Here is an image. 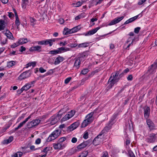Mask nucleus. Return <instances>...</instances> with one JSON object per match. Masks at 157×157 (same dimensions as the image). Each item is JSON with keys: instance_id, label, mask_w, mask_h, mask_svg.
Returning <instances> with one entry per match:
<instances>
[{"instance_id": "774afa93", "label": "nucleus", "mask_w": 157, "mask_h": 157, "mask_svg": "<svg viewBox=\"0 0 157 157\" xmlns=\"http://www.w3.org/2000/svg\"><path fill=\"white\" fill-rule=\"evenodd\" d=\"M1 1L4 4L7 3L8 2V0H1Z\"/></svg>"}, {"instance_id": "a878e982", "label": "nucleus", "mask_w": 157, "mask_h": 157, "mask_svg": "<svg viewBox=\"0 0 157 157\" xmlns=\"http://www.w3.org/2000/svg\"><path fill=\"white\" fill-rule=\"evenodd\" d=\"M41 46H37L34 47H32L29 50L30 51H39L41 49Z\"/></svg>"}, {"instance_id": "412c9836", "label": "nucleus", "mask_w": 157, "mask_h": 157, "mask_svg": "<svg viewBox=\"0 0 157 157\" xmlns=\"http://www.w3.org/2000/svg\"><path fill=\"white\" fill-rule=\"evenodd\" d=\"M80 60L79 58H78L75 59L74 63V67H75L76 69L78 68L80 66Z\"/></svg>"}, {"instance_id": "a211bd4d", "label": "nucleus", "mask_w": 157, "mask_h": 157, "mask_svg": "<svg viewBox=\"0 0 157 157\" xmlns=\"http://www.w3.org/2000/svg\"><path fill=\"white\" fill-rule=\"evenodd\" d=\"M5 35L6 36L7 38L11 40H13L14 37L13 36L12 34L10 32L9 30H6V32L5 33Z\"/></svg>"}, {"instance_id": "c756f323", "label": "nucleus", "mask_w": 157, "mask_h": 157, "mask_svg": "<svg viewBox=\"0 0 157 157\" xmlns=\"http://www.w3.org/2000/svg\"><path fill=\"white\" fill-rule=\"evenodd\" d=\"M23 155V153L21 151H18L13 154L12 157H21Z\"/></svg>"}, {"instance_id": "0eeeda50", "label": "nucleus", "mask_w": 157, "mask_h": 157, "mask_svg": "<svg viewBox=\"0 0 157 157\" xmlns=\"http://www.w3.org/2000/svg\"><path fill=\"white\" fill-rule=\"evenodd\" d=\"M75 112L74 110H71L67 114H66L61 119L62 122L65 121L73 117L75 115Z\"/></svg>"}, {"instance_id": "bb28decb", "label": "nucleus", "mask_w": 157, "mask_h": 157, "mask_svg": "<svg viewBox=\"0 0 157 157\" xmlns=\"http://www.w3.org/2000/svg\"><path fill=\"white\" fill-rule=\"evenodd\" d=\"M89 43L88 42H85L79 44L78 45V48L86 47L88 46Z\"/></svg>"}, {"instance_id": "393cba45", "label": "nucleus", "mask_w": 157, "mask_h": 157, "mask_svg": "<svg viewBox=\"0 0 157 157\" xmlns=\"http://www.w3.org/2000/svg\"><path fill=\"white\" fill-rule=\"evenodd\" d=\"M13 140V138L12 136H10L8 139L5 140L3 141V143L5 144H8L11 143Z\"/></svg>"}, {"instance_id": "473e14b6", "label": "nucleus", "mask_w": 157, "mask_h": 157, "mask_svg": "<svg viewBox=\"0 0 157 157\" xmlns=\"http://www.w3.org/2000/svg\"><path fill=\"white\" fill-rule=\"evenodd\" d=\"M63 34L65 35H67L71 33L70 32V30L68 28H64L63 31Z\"/></svg>"}, {"instance_id": "b1692460", "label": "nucleus", "mask_w": 157, "mask_h": 157, "mask_svg": "<svg viewBox=\"0 0 157 157\" xmlns=\"http://www.w3.org/2000/svg\"><path fill=\"white\" fill-rule=\"evenodd\" d=\"M87 145V144L86 142H83L79 145L77 147L78 149H81L85 147Z\"/></svg>"}, {"instance_id": "423d86ee", "label": "nucleus", "mask_w": 157, "mask_h": 157, "mask_svg": "<svg viewBox=\"0 0 157 157\" xmlns=\"http://www.w3.org/2000/svg\"><path fill=\"white\" fill-rule=\"evenodd\" d=\"M157 139L156 134L152 133L150 134L146 141L148 143H153L155 142Z\"/></svg>"}, {"instance_id": "603ef678", "label": "nucleus", "mask_w": 157, "mask_h": 157, "mask_svg": "<svg viewBox=\"0 0 157 157\" xmlns=\"http://www.w3.org/2000/svg\"><path fill=\"white\" fill-rule=\"evenodd\" d=\"M40 142L41 139L40 138H38L36 140L35 143L36 144H39Z\"/></svg>"}, {"instance_id": "aec40b11", "label": "nucleus", "mask_w": 157, "mask_h": 157, "mask_svg": "<svg viewBox=\"0 0 157 157\" xmlns=\"http://www.w3.org/2000/svg\"><path fill=\"white\" fill-rule=\"evenodd\" d=\"M63 60L64 59L63 57L59 56L56 58L54 63L55 65L58 64L59 63L61 62H62Z\"/></svg>"}, {"instance_id": "49530a36", "label": "nucleus", "mask_w": 157, "mask_h": 157, "mask_svg": "<svg viewBox=\"0 0 157 157\" xmlns=\"http://www.w3.org/2000/svg\"><path fill=\"white\" fill-rule=\"evenodd\" d=\"M36 20L34 19V18L33 17H30V21L31 22V23H33V24H32V25L34 26V25L35 24L34 23L36 21Z\"/></svg>"}, {"instance_id": "79ce46f5", "label": "nucleus", "mask_w": 157, "mask_h": 157, "mask_svg": "<svg viewBox=\"0 0 157 157\" xmlns=\"http://www.w3.org/2000/svg\"><path fill=\"white\" fill-rule=\"evenodd\" d=\"M83 137L85 139H87L88 137V131H86L84 133Z\"/></svg>"}, {"instance_id": "09e8293b", "label": "nucleus", "mask_w": 157, "mask_h": 157, "mask_svg": "<svg viewBox=\"0 0 157 157\" xmlns=\"http://www.w3.org/2000/svg\"><path fill=\"white\" fill-rule=\"evenodd\" d=\"M88 71V70L87 69H85L82 71L81 73L83 75H85L87 73Z\"/></svg>"}, {"instance_id": "e2e57ef3", "label": "nucleus", "mask_w": 157, "mask_h": 157, "mask_svg": "<svg viewBox=\"0 0 157 157\" xmlns=\"http://www.w3.org/2000/svg\"><path fill=\"white\" fill-rule=\"evenodd\" d=\"M24 89H19L17 90V92L18 93V94H20L23 91Z\"/></svg>"}, {"instance_id": "a18cd8bd", "label": "nucleus", "mask_w": 157, "mask_h": 157, "mask_svg": "<svg viewBox=\"0 0 157 157\" xmlns=\"http://www.w3.org/2000/svg\"><path fill=\"white\" fill-rule=\"evenodd\" d=\"M19 45V44L18 42L15 43L13 44V45H11V47L12 48H14Z\"/></svg>"}, {"instance_id": "f3484780", "label": "nucleus", "mask_w": 157, "mask_h": 157, "mask_svg": "<svg viewBox=\"0 0 157 157\" xmlns=\"http://www.w3.org/2000/svg\"><path fill=\"white\" fill-rule=\"evenodd\" d=\"M6 26V23L2 20H0V31L4 30Z\"/></svg>"}, {"instance_id": "4d7b16f0", "label": "nucleus", "mask_w": 157, "mask_h": 157, "mask_svg": "<svg viewBox=\"0 0 157 157\" xmlns=\"http://www.w3.org/2000/svg\"><path fill=\"white\" fill-rule=\"evenodd\" d=\"M78 45L76 44H71L70 47L71 48H75Z\"/></svg>"}, {"instance_id": "ddd939ff", "label": "nucleus", "mask_w": 157, "mask_h": 157, "mask_svg": "<svg viewBox=\"0 0 157 157\" xmlns=\"http://www.w3.org/2000/svg\"><path fill=\"white\" fill-rule=\"evenodd\" d=\"M147 124L148 126L149 129L151 130L155 128V125L153 122L150 119L147 120Z\"/></svg>"}, {"instance_id": "052dcab7", "label": "nucleus", "mask_w": 157, "mask_h": 157, "mask_svg": "<svg viewBox=\"0 0 157 157\" xmlns=\"http://www.w3.org/2000/svg\"><path fill=\"white\" fill-rule=\"evenodd\" d=\"M132 75H129L127 77V79L128 80H132Z\"/></svg>"}, {"instance_id": "338daca9", "label": "nucleus", "mask_w": 157, "mask_h": 157, "mask_svg": "<svg viewBox=\"0 0 157 157\" xmlns=\"http://www.w3.org/2000/svg\"><path fill=\"white\" fill-rule=\"evenodd\" d=\"M30 149L31 150H32L34 151V150H35V147L34 146H33V145L31 146L30 147Z\"/></svg>"}, {"instance_id": "c85d7f7f", "label": "nucleus", "mask_w": 157, "mask_h": 157, "mask_svg": "<svg viewBox=\"0 0 157 157\" xmlns=\"http://www.w3.org/2000/svg\"><path fill=\"white\" fill-rule=\"evenodd\" d=\"M36 62H33L31 63H29L26 65L25 68H28V67L32 66L33 67H34L36 65Z\"/></svg>"}, {"instance_id": "864d4df0", "label": "nucleus", "mask_w": 157, "mask_h": 157, "mask_svg": "<svg viewBox=\"0 0 157 157\" xmlns=\"http://www.w3.org/2000/svg\"><path fill=\"white\" fill-rule=\"evenodd\" d=\"M45 40H42L41 41H39L38 43V44H40V45H43L44 44L45 45V43H46Z\"/></svg>"}, {"instance_id": "5fc2aeb1", "label": "nucleus", "mask_w": 157, "mask_h": 157, "mask_svg": "<svg viewBox=\"0 0 157 157\" xmlns=\"http://www.w3.org/2000/svg\"><path fill=\"white\" fill-rule=\"evenodd\" d=\"M146 0H140V1H139L138 3V4L139 5H140L142 4L144 2H145Z\"/></svg>"}, {"instance_id": "1a4fd4ad", "label": "nucleus", "mask_w": 157, "mask_h": 157, "mask_svg": "<svg viewBox=\"0 0 157 157\" xmlns=\"http://www.w3.org/2000/svg\"><path fill=\"white\" fill-rule=\"evenodd\" d=\"M52 146L54 149L58 150L63 149L66 147V144H61L58 141L56 143L53 144Z\"/></svg>"}, {"instance_id": "0e129e2a", "label": "nucleus", "mask_w": 157, "mask_h": 157, "mask_svg": "<svg viewBox=\"0 0 157 157\" xmlns=\"http://www.w3.org/2000/svg\"><path fill=\"white\" fill-rule=\"evenodd\" d=\"M64 20L62 18L60 19L59 20V22L61 24H63L64 23Z\"/></svg>"}, {"instance_id": "9b49d317", "label": "nucleus", "mask_w": 157, "mask_h": 157, "mask_svg": "<svg viewBox=\"0 0 157 157\" xmlns=\"http://www.w3.org/2000/svg\"><path fill=\"white\" fill-rule=\"evenodd\" d=\"M29 71H26L22 73L19 77V79H23L30 77L31 75V73H29Z\"/></svg>"}, {"instance_id": "39448f33", "label": "nucleus", "mask_w": 157, "mask_h": 157, "mask_svg": "<svg viewBox=\"0 0 157 157\" xmlns=\"http://www.w3.org/2000/svg\"><path fill=\"white\" fill-rule=\"evenodd\" d=\"M102 135V134H100L94 139L93 143L94 145H98L102 142L103 138Z\"/></svg>"}, {"instance_id": "c03bdc74", "label": "nucleus", "mask_w": 157, "mask_h": 157, "mask_svg": "<svg viewBox=\"0 0 157 157\" xmlns=\"http://www.w3.org/2000/svg\"><path fill=\"white\" fill-rule=\"evenodd\" d=\"M139 15H138L137 16H136L134 17H133L132 18H130L129 19V20H130L131 21V22H132L134 21H135V20H136V19H137V18L138 17V16H139Z\"/></svg>"}, {"instance_id": "f8f14e48", "label": "nucleus", "mask_w": 157, "mask_h": 157, "mask_svg": "<svg viewBox=\"0 0 157 157\" xmlns=\"http://www.w3.org/2000/svg\"><path fill=\"white\" fill-rule=\"evenodd\" d=\"M31 115L29 116V117L27 118H26L25 120L20 123L18 126L15 128V130H17V129L20 128L22 127L23 126L24 124H25L31 118Z\"/></svg>"}, {"instance_id": "ea45409f", "label": "nucleus", "mask_w": 157, "mask_h": 157, "mask_svg": "<svg viewBox=\"0 0 157 157\" xmlns=\"http://www.w3.org/2000/svg\"><path fill=\"white\" fill-rule=\"evenodd\" d=\"M28 3V1L22 2V7L24 9L26 8V6Z\"/></svg>"}, {"instance_id": "a19ab883", "label": "nucleus", "mask_w": 157, "mask_h": 157, "mask_svg": "<svg viewBox=\"0 0 157 157\" xmlns=\"http://www.w3.org/2000/svg\"><path fill=\"white\" fill-rule=\"evenodd\" d=\"M101 157H109L108 153L106 151L102 153Z\"/></svg>"}, {"instance_id": "58836bf2", "label": "nucleus", "mask_w": 157, "mask_h": 157, "mask_svg": "<svg viewBox=\"0 0 157 157\" xmlns=\"http://www.w3.org/2000/svg\"><path fill=\"white\" fill-rule=\"evenodd\" d=\"M50 150V147H47L44 148V149L43 150V151L45 153V154H46V155L48 152V151Z\"/></svg>"}, {"instance_id": "37998d69", "label": "nucleus", "mask_w": 157, "mask_h": 157, "mask_svg": "<svg viewBox=\"0 0 157 157\" xmlns=\"http://www.w3.org/2000/svg\"><path fill=\"white\" fill-rule=\"evenodd\" d=\"M128 152L130 157H136L133 152L131 150H129Z\"/></svg>"}, {"instance_id": "de8ad7c7", "label": "nucleus", "mask_w": 157, "mask_h": 157, "mask_svg": "<svg viewBox=\"0 0 157 157\" xmlns=\"http://www.w3.org/2000/svg\"><path fill=\"white\" fill-rule=\"evenodd\" d=\"M15 24L17 27H18L20 25V21L19 18H16Z\"/></svg>"}, {"instance_id": "bf43d9fd", "label": "nucleus", "mask_w": 157, "mask_h": 157, "mask_svg": "<svg viewBox=\"0 0 157 157\" xmlns=\"http://www.w3.org/2000/svg\"><path fill=\"white\" fill-rule=\"evenodd\" d=\"M82 3L81 2H78L76 4V7H78L79 6H80L82 5Z\"/></svg>"}, {"instance_id": "8fccbe9b", "label": "nucleus", "mask_w": 157, "mask_h": 157, "mask_svg": "<svg viewBox=\"0 0 157 157\" xmlns=\"http://www.w3.org/2000/svg\"><path fill=\"white\" fill-rule=\"evenodd\" d=\"M140 29V27H138L135 28L134 29V32L136 33H138Z\"/></svg>"}, {"instance_id": "680f3d73", "label": "nucleus", "mask_w": 157, "mask_h": 157, "mask_svg": "<svg viewBox=\"0 0 157 157\" xmlns=\"http://www.w3.org/2000/svg\"><path fill=\"white\" fill-rule=\"evenodd\" d=\"M21 49L20 50V51L21 52H22L23 51H25V48L23 46H21Z\"/></svg>"}, {"instance_id": "2f4dec72", "label": "nucleus", "mask_w": 157, "mask_h": 157, "mask_svg": "<svg viewBox=\"0 0 157 157\" xmlns=\"http://www.w3.org/2000/svg\"><path fill=\"white\" fill-rule=\"evenodd\" d=\"M16 64V62L15 61H10L7 63V67L10 68L15 65Z\"/></svg>"}, {"instance_id": "20e7f679", "label": "nucleus", "mask_w": 157, "mask_h": 157, "mask_svg": "<svg viewBox=\"0 0 157 157\" xmlns=\"http://www.w3.org/2000/svg\"><path fill=\"white\" fill-rule=\"evenodd\" d=\"M61 131L59 129H56L53 131L48 138L47 140L48 142H50L52 140H54L60 135Z\"/></svg>"}, {"instance_id": "6ab92c4d", "label": "nucleus", "mask_w": 157, "mask_h": 157, "mask_svg": "<svg viewBox=\"0 0 157 157\" xmlns=\"http://www.w3.org/2000/svg\"><path fill=\"white\" fill-rule=\"evenodd\" d=\"M150 109L149 107H146L144 110V117L145 118H148L150 113Z\"/></svg>"}, {"instance_id": "13d9d810", "label": "nucleus", "mask_w": 157, "mask_h": 157, "mask_svg": "<svg viewBox=\"0 0 157 157\" xmlns=\"http://www.w3.org/2000/svg\"><path fill=\"white\" fill-rule=\"evenodd\" d=\"M39 71L41 73H43L46 71L44 69V68L42 67H40L39 69Z\"/></svg>"}, {"instance_id": "4c0bfd02", "label": "nucleus", "mask_w": 157, "mask_h": 157, "mask_svg": "<svg viewBox=\"0 0 157 157\" xmlns=\"http://www.w3.org/2000/svg\"><path fill=\"white\" fill-rule=\"evenodd\" d=\"M103 108V107H98L97 108H96L94 110V113H99L102 110Z\"/></svg>"}, {"instance_id": "72a5a7b5", "label": "nucleus", "mask_w": 157, "mask_h": 157, "mask_svg": "<svg viewBox=\"0 0 157 157\" xmlns=\"http://www.w3.org/2000/svg\"><path fill=\"white\" fill-rule=\"evenodd\" d=\"M59 50V53H61V51H69L70 50V48H65L64 47H61L58 48Z\"/></svg>"}, {"instance_id": "f257e3e1", "label": "nucleus", "mask_w": 157, "mask_h": 157, "mask_svg": "<svg viewBox=\"0 0 157 157\" xmlns=\"http://www.w3.org/2000/svg\"><path fill=\"white\" fill-rule=\"evenodd\" d=\"M67 111L66 109L63 108L61 109L57 115H54L52 116L48 120L49 123L51 125H53L56 124L61 118L63 113H64Z\"/></svg>"}, {"instance_id": "5701e85b", "label": "nucleus", "mask_w": 157, "mask_h": 157, "mask_svg": "<svg viewBox=\"0 0 157 157\" xmlns=\"http://www.w3.org/2000/svg\"><path fill=\"white\" fill-rule=\"evenodd\" d=\"M34 82L33 81V82H31V83H28L26 84L24 86L22 87L21 88H24L26 87V88H30L31 87H33L34 86V85L33 84V83H34Z\"/></svg>"}, {"instance_id": "2eb2a0df", "label": "nucleus", "mask_w": 157, "mask_h": 157, "mask_svg": "<svg viewBox=\"0 0 157 157\" xmlns=\"http://www.w3.org/2000/svg\"><path fill=\"white\" fill-rule=\"evenodd\" d=\"M79 125V123L78 122H75L71 125L68 127V128L70 131H72L77 128Z\"/></svg>"}, {"instance_id": "4468645a", "label": "nucleus", "mask_w": 157, "mask_h": 157, "mask_svg": "<svg viewBox=\"0 0 157 157\" xmlns=\"http://www.w3.org/2000/svg\"><path fill=\"white\" fill-rule=\"evenodd\" d=\"M124 17H119L117 18H115L109 24V25H111L114 24H115L117 23H118L120 22L124 18Z\"/></svg>"}, {"instance_id": "7ed1b4c3", "label": "nucleus", "mask_w": 157, "mask_h": 157, "mask_svg": "<svg viewBox=\"0 0 157 157\" xmlns=\"http://www.w3.org/2000/svg\"><path fill=\"white\" fill-rule=\"evenodd\" d=\"M94 112H91L87 114L86 117V119L82 122V127H85L91 123L93 121V116Z\"/></svg>"}, {"instance_id": "e433bc0d", "label": "nucleus", "mask_w": 157, "mask_h": 157, "mask_svg": "<svg viewBox=\"0 0 157 157\" xmlns=\"http://www.w3.org/2000/svg\"><path fill=\"white\" fill-rule=\"evenodd\" d=\"M88 154L87 151H83L82 153L79 156V157H86Z\"/></svg>"}, {"instance_id": "c9c22d12", "label": "nucleus", "mask_w": 157, "mask_h": 157, "mask_svg": "<svg viewBox=\"0 0 157 157\" xmlns=\"http://www.w3.org/2000/svg\"><path fill=\"white\" fill-rule=\"evenodd\" d=\"M59 53V49L58 50H54L50 51L49 52V53L51 54L54 55L57 54H58Z\"/></svg>"}, {"instance_id": "f704fd0d", "label": "nucleus", "mask_w": 157, "mask_h": 157, "mask_svg": "<svg viewBox=\"0 0 157 157\" xmlns=\"http://www.w3.org/2000/svg\"><path fill=\"white\" fill-rule=\"evenodd\" d=\"M79 30V29H78V27H76L75 28H73L72 29L70 30V32L71 33H75L76 32H77Z\"/></svg>"}, {"instance_id": "6e6d98bb", "label": "nucleus", "mask_w": 157, "mask_h": 157, "mask_svg": "<svg viewBox=\"0 0 157 157\" xmlns=\"http://www.w3.org/2000/svg\"><path fill=\"white\" fill-rule=\"evenodd\" d=\"M77 139L75 137H73L71 140V142L73 143H75L77 141Z\"/></svg>"}, {"instance_id": "69168bd1", "label": "nucleus", "mask_w": 157, "mask_h": 157, "mask_svg": "<svg viewBox=\"0 0 157 157\" xmlns=\"http://www.w3.org/2000/svg\"><path fill=\"white\" fill-rule=\"evenodd\" d=\"M24 118V117L21 116L18 118L17 121V122H19L21 120Z\"/></svg>"}, {"instance_id": "4be33fe9", "label": "nucleus", "mask_w": 157, "mask_h": 157, "mask_svg": "<svg viewBox=\"0 0 157 157\" xmlns=\"http://www.w3.org/2000/svg\"><path fill=\"white\" fill-rule=\"evenodd\" d=\"M56 40L55 39H51L45 40V45L49 44L50 46H51L52 44V43L54 42Z\"/></svg>"}, {"instance_id": "dca6fc26", "label": "nucleus", "mask_w": 157, "mask_h": 157, "mask_svg": "<svg viewBox=\"0 0 157 157\" xmlns=\"http://www.w3.org/2000/svg\"><path fill=\"white\" fill-rule=\"evenodd\" d=\"M100 27H98L96 28L93 29L91 30L88 31L87 33H86L85 35L86 36L93 35L96 33L97 31L100 29Z\"/></svg>"}, {"instance_id": "f03ea898", "label": "nucleus", "mask_w": 157, "mask_h": 157, "mask_svg": "<svg viewBox=\"0 0 157 157\" xmlns=\"http://www.w3.org/2000/svg\"><path fill=\"white\" fill-rule=\"evenodd\" d=\"M119 74V72L118 71L115 73H113L112 74L108 82V87L109 88H112L114 84L118 81L119 79L117 78V77L118 76Z\"/></svg>"}, {"instance_id": "3c124183", "label": "nucleus", "mask_w": 157, "mask_h": 157, "mask_svg": "<svg viewBox=\"0 0 157 157\" xmlns=\"http://www.w3.org/2000/svg\"><path fill=\"white\" fill-rule=\"evenodd\" d=\"M71 77H69L66 78L65 80V83L66 84H67L70 82L71 79Z\"/></svg>"}, {"instance_id": "cd10ccee", "label": "nucleus", "mask_w": 157, "mask_h": 157, "mask_svg": "<svg viewBox=\"0 0 157 157\" xmlns=\"http://www.w3.org/2000/svg\"><path fill=\"white\" fill-rule=\"evenodd\" d=\"M66 140V138L65 137H63L60 138L58 140V142L62 144H66H66H63V142L65 141Z\"/></svg>"}, {"instance_id": "7c9ffc66", "label": "nucleus", "mask_w": 157, "mask_h": 157, "mask_svg": "<svg viewBox=\"0 0 157 157\" xmlns=\"http://www.w3.org/2000/svg\"><path fill=\"white\" fill-rule=\"evenodd\" d=\"M27 42V38L21 39L18 41L19 45L26 43Z\"/></svg>"}, {"instance_id": "9d476101", "label": "nucleus", "mask_w": 157, "mask_h": 157, "mask_svg": "<svg viewBox=\"0 0 157 157\" xmlns=\"http://www.w3.org/2000/svg\"><path fill=\"white\" fill-rule=\"evenodd\" d=\"M40 122V120L39 119L33 120L32 121L29 122L27 124V126L29 128H30L34 126L38 125Z\"/></svg>"}, {"instance_id": "6e6552de", "label": "nucleus", "mask_w": 157, "mask_h": 157, "mask_svg": "<svg viewBox=\"0 0 157 157\" xmlns=\"http://www.w3.org/2000/svg\"><path fill=\"white\" fill-rule=\"evenodd\" d=\"M157 68V60L154 63L149 67L147 72L150 74H153L155 73V70Z\"/></svg>"}]
</instances>
